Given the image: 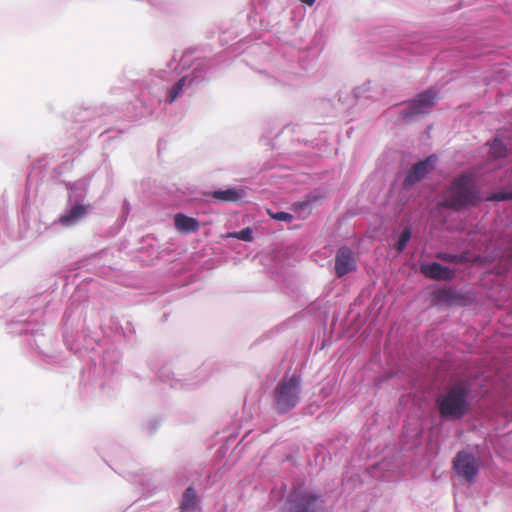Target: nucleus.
<instances>
[{"label":"nucleus","mask_w":512,"mask_h":512,"mask_svg":"<svg viewBox=\"0 0 512 512\" xmlns=\"http://www.w3.org/2000/svg\"><path fill=\"white\" fill-rule=\"evenodd\" d=\"M437 161V155L432 153L408 168L404 173L402 189H412L424 180L433 170H435Z\"/></svg>","instance_id":"obj_14"},{"label":"nucleus","mask_w":512,"mask_h":512,"mask_svg":"<svg viewBox=\"0 0 512 512\" xmlns=\"http://www.w3.org/2000/svg\"><path fill=\"white\" fill-rule=\"evenodd\" d=\"M455 473L469 484L475 482L480 472V463L474 453L467 450H460L452 460Z\"/></svg>","instance_id":"obj_15"},{"label":"nucleus","mask_w":512,"mask_h":512,"mask_svg":"<svg viewBox=\"0 0 512 512\" xmlns=\"http://www.w3.org/2000/svg\"><path fill=\"white\" fill-rule=\"evenodd\" d=\"M149 368L154 371L156 369V364L154 363V358H150L147 362Z\"/></svg>","instance_id":"obj_40"},{"label":"nucleus","mask_w":512,"mask_h":512,"mask_svg":"<svg viewBox=\"0 0 512 512\" xmlns=\"http://www.w3.org/2000/svg\"><path fill=\"white\" fill-rule=\"evenodd\" d=\"M201 507V498L193 485H189L182 493L179 504L180 512H196Z\"/></svg>","instance_id":"obj_22"},{"label":"nucleus","mask_w":512,"mask_h":512,"mask_svg":"<svg viewBox=\"0 0 512 512\" xmlns=\"http://www.w3.org/2000/svg\"><path fill=\"white\" fill-rule=\"evenodd\" d=\"M230 33L228 30L227 31H223L222 33V36H221V41H227V38H226V35Z\"/></svg>","instance_id":"obj_42"},{"label":"nucleus","mask_w":512,"mask_h":512,"mask_svg":"<svg viewBox=\"0 0 512 512\" xmlns=\"http://www.w3.org/2000/svg\"><path fill=\"white\" fill-rule=\"evenodd\" d=\"M439 257L445 261H453L456 258V255L453 253L444 252L439 253Z\"/></svg>","instance_id":"obj_37"},{"label":"nucleus","mask_w":512,"mask_h":512,"mask_svg":"<svg viewBox=\"0 0 512 512\" xmlns=\"http://www.w3.org/2000/svg\"><path fill=\"white\" fill-rule=\"evenodd\" d=\"M316 199L317 198L312 193H309L304 200L294 202L292 204V210L301 218L305 219L311 214V205Z\"/></svg>","instance_id":"obj_26"},{"label":"nucleus","mask_w":512,"mask_h":512,"mask_svg":"<svg viewBox=\"0 0 512 512\" xmlns=\"http://www.w3.org/2000/svg\"><path fill=\"white\" fill-rule=\"evenodd\" d=\"M302 374L294 370L285 373L275 385L272 392L273 409L279 415H286L295 409L301 401Z\"/></svg>","instance_id":"obj_8"},{"label":"nucleus","mask_w":512,"mask_h":512,"mask_svg":"<svg viewBox=\"0 0 512 512\" xmlns=\"http://www.w3.org/2000/svg\"><path fill=\"white\" fill-rule=\"evenodd\" d=\"M334 270L338 278L357 270L355 255L349 246L342 245L336 251Z\"/></svg>","instance_id":"obj_18"},{"label":"nucleus","mask_w":512,"mask_h":512,"mask_svg":"<svg viewBox=\"0 0 512 512\" xmlns=\"http://www.w3.org/2000/svg\"><path fill=\"white\" fill-rule=\"evenodd\" d=\"M381 91L372 86L371 81H366L353 90V98L357 103L364 104L365 101H376L379 99Z\"/></svg>","instance_id":"obj_23"},{"label":"nucleus","mask_w":512,"mask_h":512,"mask_svg":"<svg viewBox=\"0 0 512 512\" xmlns=\"http://www.w3.org/2000/svg\"><path fill=\"white\" fill-rule=\"evenodd\" d=\"M323 504L320 491L297 484L288 492L282 512H324Z\"/></svg>","instance_id":"obj_10"},{"label":"nucleus","mask_w":512,"mask_h":512,"mask_svg":"<svg viewBox=\"0 0 512 512\" xmlns=\"http://www.w3.org/2000/svg\"><path fill=\"white\" fill-rule=\"evenodd\" d=\"M489 200L497 202L512 201V188H504L495 193Z\"/></svg>","instance_id":"obj_34"},{"label":"nucleus","mask_w":512,"mask_h":512,"mask_svg":"<svg viewBox=\"0 0 512 512\" xmlns=\"http://www.w3.org/2000/svg\"><path fill=\"white\" fill-rule=\"evenodd\" d=\"M225 238H233L243 242H252L254 240V230L252 227L247 226L239 231L228 232Z\"/></svg>","instance_id":"obj_29"},{"label":"nucleus","mask_w":512,"mask_h":512,"mask_svg":"<svg viewBox=\"0 0 512 512\" xmlns=\"http://www.w3.org/2000/svg\"><path fill=\"white\" fill-rule=\"evenodd\" d=\"M315 64L310 51L277 38L261 67L256 68L264 84L276 88L299 86Z\"/></svg>","instance_id":"obj_4"},{"label":"nucleus","mask_w":512,"mask_h":512,"mask_svg":"<svg viewBox=\"0 0 512 512\" xmlns=\"http://www.w3.org/2000/svg\"><path fill=\"white\" fill-rule=\"evenodd\" d=\"M266 10L267 4L265 0H252L249 12L245 15L241 14V17L246 18L248 25L252 29L261 28L278 34V30L274 29V25H271L270 21L266 18Z\"/></svg>","instance_id":"obj_16"},{"label":"nucleus","mask_w":512,"mask_h":512,"mask_svg":"<svg viewBox=\"0 0 512 512\" xmlns=\"http://www.w3.org/2000/svg\"><path fill=\"white\" fill-rule=\"evenodd\" d=\"M51 294L41 293L29 298H18L7 314L6 330L13 336H25L27 346L44 362L52 364L60 360L50 335L44 332V323L51 306Z\"/></svg>","instance_id":"obj_3"},{"label":"nucleus","mask_w":512,"mask_h":512,"mask_svg":"<svg viewBox=\"0 0 512 512\" xmlns=\"http://www.w3.org/2000/svg\"><path fill=\"white\" fill-rule=\"evenodd\" d=\"M257 48H258L257 45L252 46L253 50H256Z\"/></svg>","instance_id":"obj_45"},{"label":"nucleus","mask_w":512,"mask_h":512,"mask_svg":"<svg viewBox=\"0 0 512 512\" xmlns=\"http://www.w3.org/2000/svg\"><path fill=\"white\" fill-rule=\"evenodd\" d=\"M109 460L105 462L116 473L123 477L134 476L137 472V463L131 453L119 444H113L110 448Z\"/></svg>","instance_id":"obj_13"},{"label":"nucleus","mask_w":512,"mask_h":512,"mask_svg":"<svg viewBox=\"0 0 512 512\" xmlns=\"http://www.w3.org/2000/svg\"><path fill=\"white\" fill-rule=\"evenodd\" d=\"M174 225L179 232L185 234L196 232L200 227V223L196 218L184 213L175 214Z\"/></svg>","instance_id":"obj_25"},{"label":"nucleus","mask_w":512,"mask_h":512,"mask_svg":"<svg viewBox=\"0 0 512 512\" xmlns=\"http://www.w3.org/2000/svg\"><path fill=\"white\" fill-rule=\"evenodd\" d=\"M26 223V220H25V217L23 216L22 220H21V223H20V226L22 227L23 224Z\"/></svg>","instance_id":"obj_44"},{"label":"nucleus","mask_w":512,"mask_h":512,"mask_svg":"<svg viewBox=\"0 0 512 512\" xmlns=\"http://www.w3.org/2000/svg\"><path fill=\"white\" fill-rule=\"evenodd\" d=\"M198 48H187L179 60L172 59L173 66L178 67L182 76H187L188 88H195L209 79V73L215 68L216 57L198 56Z\"/></svg>","instance_id":"obj_9"},{"label":"nucleus","mask_w":512,"mask_h":512,"mask_svg":"<svg viewBox=\"0 0 512 512\" xmlns=\"http://www.w3.org/2000/svg\"><path fill=\"white\" fill-rule=\"evenodd\" d=\"M490 148L499 156H505L507 154V145L504 140L500 137H495L490 143Z\"/></svg>","instance_id":"obj_33"},{"label":"nucleus","mask_w":512,"mask_h":512,"mask_svg":"<svg viewBox=\"0 0 512 512\" xmlns=\"http://www.w3.org/2000/svg\"><path fill=\"white\" fill-rule=\"evenodd\" d=\"M54 162L55 158L49 155H44L33 161L31 169L27 175V185L31 186L34 179L47 181L50 175L49 172L53 168Z\"/></svg>","instance_id":"obj_19"},{"label":"nucleus","mask_w":512,"mask_h":512,"mask_svg":"<svg viewBox=\"0 0 512 512\" xmlns=\"http://www.w3.org/2000/svg\"><path fill=\"white\" fill-rule=\"evenodd\" d=\"M131 206L127 199H124L121 205L120 213L115 221V232H119L125 225L130 214Z\"/></svg>","instance_id":"obj_30"},{"label":"nucleus","mask_w":512,"mask_h":512,"mask_svg":"<svg viewBox=\"0 0 512 512\" xmlns=\"http://www.w3.org/2000/svg\"><path fill=\"white\" fill-rule=\"evenodd\" d=\"M420 272L427 278L438 281H452L456 270L438 261H420Z\"/></svg>","instance_id":"obj_17"},{"label":"nucleus","mask_w":512,"mask_h":512,"mask_svg":"<svg viewBox=\"0 0 512 512\" xmlns=\"http://www.w3.org/2000/svg\"><path fill=\"white\" fill-rule=\"evenodd\" d=\"M144 242L147 244V246L150 247L151 249V254L150 256H152L153 258L151 259V261L153 259H157L159 257V251H158V248H157V240L153 237H146L144 239Z\"/></svg>","instance_id":"obj_36"},{"label":"nucleus","mask_w":512,"mask_h":512,"mask_svg":"<svg viewBox=\"0 0 512 512\" xmlns=\"http://www.w3.org/2000/svg\"><path fill=\"white\" fill-rule=\"evenodd\" d=\"M121 133H123V130H114L112 127H108L100 133L99 137L102 138V143L108 146L109 142L117 139Z\"/></svg>","instance_id":"obj_32"},{"label":"nucleus","mask_w":512,"mask_h":512,"mask_svg":"<svg viewBox=\"0 0 512 512\" xmlns=\"http://www.w3.org/2000/svg\"><path fill=\"white\" fill-rule=\"evenodd\" d=\"M438 93L433 88H428L409 100L400 102L399 106H404L398 112V119L410 123L417 117L429 114L432 108L436 105Z\"/></svg>","instance_id":"obj_11"},{"label":"nucleus","mask_w":512,"mask_h":512,"mask_svg":"<svg viewBox=\"0 0 512 512\" xmlns=\"http://www.w3.org/2000/svg\"><path fill=\"white\" fill-rule=\"evenodd\" d=\"M432 301L437 306L468 307L473 305L477 296L472 289H459L454 285H441L431 291Z\"/></svg>","instance_id":"obj_12"},{"label":"nucleus","mask_w":512,"mask_h":512,"mask_svg":"<svg viewBox=\"0 0 512 512\" xmlns=\"http://www.w3.org/2000/svg\"><path fill=\"white\" fill-rule=\"evenodd\" d=\"M412 237V227L407 224L392 233L393 248L398 254H402L407 248Z\"/></svg>","instance_id":"obj_24"},{"label":"nucleus","mask_w":512,"mask_h":512,"mask_svg":"<svg viewBox=\"0 0 512 512\" xmlns=\"http://www.w3.org/2000/svg\"><path fill=\"white\" fill-rule=\"evenodd\" d=\"M88 306L81 291L73 293L68 301L62 319L64 344L71 353L85 363L82 368L80 385L85 388L98 387L108 397L110 390L118 388L115 380L117 365L121 359L120 351L115 347L122 341L123 325L117 317H110L108 324H101L102 338L84 325V313Z\"/></svg>","instance_id":"obj_1"},{"label":"nucleus","mask_w":512,"mask_h":512,"mask_svg":"<svg viewBox=\"0 0 512 512\" xmlns=\"http://www.w3.org/2000/svg\"><path fill=\"white\" fill-rule=\"evenodd\" d=\"M205 196L211 197L220 203H236L244 199L247 195L244 187L228 186L226 188H218L204 193Z\"/></svg>","instance_id":"obj_21"},{"label":"nucleus","mask_w":512,"mask_h":512,"mask_svg":"<svg viewBox=\"0 0 512 512\" xmlns=\"http://www.w3.org/2000/svg\"><path fill=\"white\" fill-rule=\"evenodd\" d=\"M303 5H306V6H309V7H312L316 0H299Z\"/></svg>","instance_id":"obj_39"},{"label":"nucleus","mask_w":512,"mask_h":512,"mask_svg":"<svg viewBox=\"0 0 512 512\" xmlns=\"http://www.w3.org/2000/svg\"><path fill=\"white\" fill-rule=\"evenodd\" d=\"M210 365H211L210 362L203 363V365L199 368L198 373L202 374L203 372H206L208 370V368L210 367Z\"/></svg>","instance_id":"obj_38"},{"label":"nucleus","mask_w":512,"mask_h":512,"mask_svg":"<svg viewBox=\"0 0 512 512\" xmlns=\"http://www.w3.org/2000/svg\"><path fill=\"white\" fill-rule=\"evenodd\" d=\"M123 338L122 341L131 342L134 340L136 335V329L131 321L127 320L125 324L123 325Z\"/></svg>","instance_id":"obj_35"},{"label":"nucleus","mask_w":512,"mask_h":512,"mask_svg":"<svg viewBox=\"0 0 512 512\" xmlns=\"http://www.w3.org/2000/svg\"><path fill=\"white\" fill-rule=\"evenodd\" d=\"M72 168V162L66 160L60 164H57L56 161L53 164V168L49 172V178L47 181L54 183H62V176Z\"/></svg>","instance_id":"obj_27"},{"label":"nucleus","mask_w":512,"mask_h":512,"mask_svg":"<svg viewBox=\"0 0 512 512\" xmlns=\"http://www.w3.org/2000/svg\"><path fill=\"white\" fill-rule=\"evenodd\" d=\"M89 185L90 180L88 178L65 182L68 192L66 205L59 217L53 221L49 227L50 229H55L57 226L72 228L88 217L93 208L90 203L85 202Z\"/></svg>","instance_id":"obj_6"},{"label":"nucleus","mask_w":512,"mask_h":512,"mask_svg":"<svg viewBox=\"0 0 512 512\" xmlns=\"http://www.w3.org/2000/svg\"><path fill=\"white\" fill-rule=\"evenodd\" d=\"M475 379L476 376L457 379L435 395V408L443 423L459 422L470 414L476 397Z\"/></svg>","instance_id":"obj_5"},{"label":"nucleus","mask_w":512,"mask_h":512,"mask_svg":"<svg viewBox=\"0 0 512 512\" xmlns=\"http://www.w3.org/2000/svg\"><path fill=\"white\" fill-rule=\"evenodd\" d=\"M125 90L123 88H111L110 89V93L111 94H114V93H124Z\"/></svg>","instance_id":"obj_41"},{"label":"nucleus","mask_w":512,"mask_h":512,"mask_svg":"<svg viewBox=\"0 0 512 512\" xmlns=\"http://www.w3.org/2000/svg\"><path fill=\"white\" fill-rule=\"evenodd\" d=\"M484 201L479 181L469 172H464L452 183L448 205L456 212L469 211Z\"/></svg>","instance_id":"obj_7"},{"label":"nucleus","mask_w":512,"mask_h":512,"mask_svg":"<svg viewBox=\"0 0 512 512\" xmlns=\"http://www.w3.org/2000/svg\"><path fill=\"white\" fill-rule=\"evenodd\" d=\"M156 78L172 84L167 87H146L135 102L124 103L121 107L102 103L78 109L74 113L75 123L71 128L75 133H80V136L75 135L77 141L82 142L102 126L112 125L119 120L138 121L150 117L163 102L170 105L189 89L187 76L179 74L173 61H169L167 69L158 70Z\"/></svg>","instance_id":"obj_2"},{"label":"nucleus","mask_w":512,"mask_h":512,"mask_svg":"<svg viewBox=\"0 0 512 512\" xmlns=\"http://www.w3.org/2000/svg\"><path fill=\"white\" fill-rule=\"evenodd\" d=\"M232 30L233 31L230 32L231 34H235L236 36L239 35V31L237 29H235V27H232Z\"/></svg>","instance_id":"obj_43"},{"label":"nucleus","mask_w":512,"mask_h":512,"mask_svg":"<svg viewBox=\"0 0 512 512\" xmlns=\"http://www.w3.org/2000/svg\"><path fill=\"white\" fill-rule=\"evenodd\" d=\"M268 215L271 219L279 221V222H286L291 223L294 219V216L292 213L283 211V210H271L268 209Z\"/></svg>","instance_id":"obj_31"},{"label":"nucleus","mask_w":512,"mask_h":512,"mask_svg":"<svg viewBox=\"0 0 512 512\" xmlns=\"http://www.w3.org/2000/svg\"><path fill=\"white\" fill-rule=\"evenodd\" d=\"M207 378H208V373H205V375L200 380H197L193 383H187L183 379L176 378L174 376V373L171 371L170 367L167 365L161 366L156 371V379L159 382L166 384L173 389H189V388L199 384L200 382L204 381Z\"/></svg>","instance_id":"obj_20"},{"label":"nucleus","mask_w":512,"mask_h":512,"mask_svg":"<svg viewBox=\"0 0 512 512\" xmlns=\"http://www.w3.org/2000/svg\"><path fill=\"white\" fill-rule=\"evenodd\" d=\"M162 423L163 418L159 415H154L149 417L142 423L141 429L146 435L150 436L158 431Z\"/></svg>","instance_id":"obj_28"}]
</instances>
